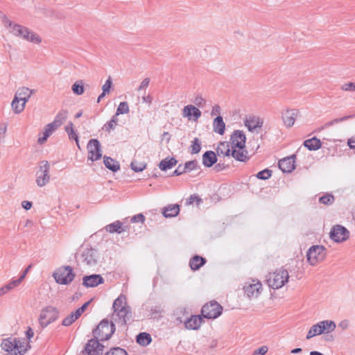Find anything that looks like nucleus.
Returning <instances> with one entry per match:
<instances>
[{
    "instance_id": "1",
    "label": "nucleus",
    "mask_w": 355,
    "mask_h": 355,
    "mask_svg": "<svg viewBox=\"0 0 355 355\" xmlns=\"http://www.w3.org/2000/svg\"><path fill=\"white\" fill-rule=\"evenodd\" d=\"M2 22L9 33L14 36L36 44L42 42L41 37L37 33L26 26L12 21L6 15L3 16Z\"/></svg>"
},
{
    "instance_id": "2",
    "label": "nucleus",
    "mask_w": 355,
    "mask_h": 355,
    "mask_svg": "<svg viewBox=\"0 0 355 355\" xmlns=\"http://www.w3.org/2000/svg\"><path fill=\"white\" fill-rule=\"evenodd\" d=\"M113 313L112 320L113 323L120 327H125L132 317L131 308L127 304L126 297L121 294L114 301L112 305Z\"/></svg>"
},
{
    "instance_id": "3",
    "label": "nucleus",
    "mask_w": 355,
    "mask_h": 355,
    "mask_svg": "<svg viewBox=\"0 0 355 355\" xmlns=\"http://www.w3.org/2000/svg\"><path fill=\"white\" fill-rule=\"evenodd\" d=\"M245 135L241 130H235L230 137L231 155L237 161L246 162L249 159L248 151L245 150Z\"/></svg>"
},
{
    "instance_id": "4",
    "label": "nucleus",
    "mask_w": 355,
    "mask_h": 355,
    "mask_svg": "<svg viewBox=\"0 0 355 355\" xmlns=\"http://www.w3.org/2000/svg\"><path fill=\"white\" fill-rule=\"evenodd\" d=\"M115 331V325L113 321H109L105 318L101 321L95 329L93 330V336L95 338L101 341L109 340Z\"/></svg>"
},
{
    "instance_id": "5",
    "label": "nucleus",
    "mask_w": 355,
    "mask_h": 355,
    "mask_svg": "<svg viewBox=\"0 0 355 355\" xmlns=\"http://www.w3.org/2000/svg\"><path fill=\"white\" fill-rule=\"evenodd\" d=\"M289 275L286 270L280 268L272 273H269L266 279L269 287L279 289L288 281Z\"/></svg>"
},
{
    "instance_id": "6",
    "label": "nucleus",
    "mask_w": 355,
    "mask_h": 355,
    "mask_svg": "<svg viewBox=\"0 0 355 355\" xmlns=\"http://www.w3.org/2000/svg\"><path fill=\"white\" fill-rule=\"evenodd\" d=\"M59 313L58 309L53 306H46L43 308L38 318L40 327L44 329L56 321L59 317Z\"/></svg>"
},
{
    "instance_id": "7",
    "label": "nucleus",
    "mask_w": 355,
    "mask_h": 355,
    "mask_svg": "<svg viewBox=\"0 0 355 355\" xmlns=\"http://www.w3.org/2000/svg\"><path fill=\"white\" fill-rule=\"evenodd\" d=\"M53 276L58 284L67 285L74 279L76 275L73 268L67 266L58 269Z\"/></svg>"
},
{
    "instance_id": "8",
    "label": "nucleus",
    "mask_w": 355,
    "mask_h": 355,
    "mask_svg": "<svg viewBox=\"0 0 355 355\" xmlns=\"http://www.w3.org/2000/svg\"><path fill=\"white\" fill-rule=\"evenodd\" d=\"M325 257L326 249L322 245H313L306 253L307 261L311 266H315L319 262L322 261Z\"/></svg>"
},
{
    "instance_id": "9",
    "label": "nucleus",
    "mask_w": 355,
    "mask_h": 355,
    "mask_svg": "<svg viewBox=\"0 0 355 355\" xmlns=\"http://www.w3.org/2000/svg\"><path fill=\"white\" fill-rule=\"evenodd\" d=\"M222 311L223 306L216 301L213 300L202 306L201 314L205 318L216 319L221 315Z\"/></svg>"
},
{
    "instance_id": "10",
    "label": "nucleus",
    "mask_w": 355,
    "mask_h": 355,
    "mask_svg": "<svg viewBox=\"0 0 355 355\" xmlns=\"http://www.w3.org/2000/svg\"><path fill=\"white\" fill-rule=\"evenodd\" d=\"M49 163L46 160L40 162L39 165V170L36 173V183L38 187H42L49 182Z\"/></svg>"
},
{
    "instance_id": "11",
    "label": "nucleus",
    "mask_w": 355,
    "mask_h": 355,
    "mask_svg": "<svg viewBox=\"0 0 355 355\" xmlns=\"http://www.w3.org/2000/svg\"><path fill=\"white\" fill-rule=\"evenodd\" d=\"M88 159L96 161L101 158L102 150L100 142L95 139H92L87 144Z\"/></svg>"
},
{
    "instance_id": "12",
    "label": "nucleus",
    "mask_w": 355,
    "mask_h": 355,
    "mask_svg": "<svg viewBox=\"0 0 355 355\" xmlns=\"http://www.w3.org/2000/svg\"><path fill=\"white\" fill-rule=\"evenodd\" d=\"M349 232L343 226L337 225L330 232V238L335 242H343L349 238Z\"/></svg>"
},
{
    "instance_id": "13",
    "label": "nucleus",
    "mask_w": 355,
    "mask_h": 355,
    "mask_svg": "<svg viewBox=\"0 0 355 355\" xmlns=\"http://www.w3.org/2000/svg\"><path fill=\"white\" fill-rule=\"evenodd\" d=\"M99 340L94 337L88 341L85 347V351L88 355H99L103 353L104 346L99 343Z\"/></svg>"
},
{
    "instance_id": "14",
    "label": "nucleus",
    "mask_w": 355,
    "mask_h": 355,
    "mask_svg": "<svg viewBox=\"0 0 355 355\" xmlns=\"http://www.w3.org/2000/svg\"><path fill=\"white\" fill-rule=\"evenodd\" d=\"M252 284L244 287L245 293L249 298L257 297L261 293L262 284L259 280H252Z\"/></svg>"
},
{
    "instance_id": "15",
    "label": "nucleus",
    "mask_w": 355,
    "mask_h": 355,
    "mask_svg": "<svg viewBox=\"0 0 355 355\" xmlns=\"http://www.w3.org/2000/svg\"><path fill=\"white\" fill-rule=\"evenodd\" d=\"M295 155L283 158L279 161V168L283 173H291L295 169Z\"/></svg>"
},
{
    "instance_id": "16",
    "label": "nucleus",
    "mask_w": 355,
    "mask_h": 355,
    "mask_svg": "<svg viewBox=\"0 0 355 355\" xmlns=\"http://www.w3.org/2000/svg\"><path fill=\"white\" fill-rule=\"evenodd\" d=\"M182 115L189 120L197 121L201 116V112L196 106L188 105L183 108Z\"/></svg>"
},
{
    "instance_id": "17",
    "label": "nucleus",
    "mask_w": 355,
    "mask_h": 355,
    "mask_svg": "<svg viewBox=\"0 0 355 355\" xmlns=\"http://www.w3.org/2000/svg\"><path fill=\"white\" fill-rule=\"evenodd\" d=\"M103 282L104 279L100 275H87L83 278V285L85 287H95Z\"/></svg>"
},
{
    "instance_id": "18",
    "label": "nucleus",
    "mask_w": 355,
    "mask_h": 355,
    "mask_svg": "<svg viewBox=\"0 0 355 355\" xmlns=\"http://www.w3.org/2000/svg\"><path fill=\"white\" fill-rule=\"evenodd\" d=\"M298 114V110L295 109L287 110L282 115V120L284 125L288 128L292 127L295 123Z\"/></svg>"
},
{
    "instance_id": "19",
    "label": "nucleus",
    "mask_w": 355,
    "mask_h": 355,
    "mask_svg": "<svg viewBox=\"0 0 355 355\" xmlns=\"http://www.w3.org/2000/svg\"><path fill=\"white\" fill-rule=\"evenodd\" d=\"M202 322V318L200 315H191L184 322V326L187 329L197 330Z\"/></svg>"
},
{
    "instance_id": "20",
    "label": "nucleus",
    "mask_w": 355,
    "mask_h": 355,
    "mask_svg": "<svg viewBox=\"0 0 355 355\" xmlns=\"http://www.w3.org/2000/svg\"><path fill=\"white\" fill-rule=\"evenodd\" d=\"M244 123L248 130L252 132L256 128H261L263 125V121L258 116H250L245 120Z\"/></svg>"
},
{
    "instance_id": "21",
    "label": "nucleus",
    "mask_w": 355,
    "mask_h": 355,
    "mask_svg": "<svg viewBox=\"0 0 355 355\" xmlns=\"http://www.w3.org/2000/svg\"><path fill=\"white\" fill-rule=\"evenodd\" d=\"M202 164L206 167H211L217 162V157L212 150L206 151L202 155Z\"/></svg>"
},
{
    "instance_id": "22",
    "label": "nucleus",
    "mask_w": 355,
    "mask_h": 355,
    "mask_svg": "<svg viewBox=\"0 0 355 355\" xmlns=\"http://www.w3.org/2000/svg\"><path fill=\"white\" fill-rule=\"evenodd\" d=\"M320 327L322 334H329L333 332L336 328V322L333 320H322L318 322Z\"/></svg>"
},
{
    "instance_id": "23",
    "label": "nucleus",
    "mask_w": 355,
    "mask_h": 355,
    "mask_svg": "<svg viewBox=\"0 0 355 355\" xmlns=\"http://www.w3.org/2000/svg\"><path fill=\"white\" fill-rule=\"evenodd\" d=\"M225 123L221 116H217L213 121V131L223 135L225 132Z\"/></svg>"
},
{
    "instance_id": "24",
    "label": "nucleus",
    "mask_w": 355,
    "mask_h": 355,
    "mask_svg": "<svg viewBox=\"0 0 355 355\" xmlns=\"http://www.w3.org/2000/svg\"><path fill=\"white\" fill-rule=\"evenodd\" d=\"M180 212V207L178 205H168L162 209V214L166 218H171L176 216Z\"/></svg>"
},
{
    "instance_id": "25",
    "label": "nucleus",
    "mask_w": 355,
    "mask_h": 355,
    "mask_svg": "<svg viewBox=\"0 0 355 355\" xmlns=\"http://www.w3.org/2000/svg\"><path fill=\"white\" fill-rule=\"evenodd\" d=\"M103 163L105 167L112 172H116L120 169L119 162L110 157L104 156Z\"/></svg>"
},
{
    "instance_id": "26",
    "label": "nucleus",
    "mask_w": 355,
    "mask_h": 355,
    "mask_svg": "<svg viewBox=\"0 0 355 355\" xmlns=\"http://www.w3.org/2000/svg\"><path fill=\"white\" fill-rule=\"evenodd\" d=\"M83 261L88 266H94L97 263L96 252L88 250L83 254Z\"/></svg>"
},
{
    "instance_id": "27",
    "label": "nucleus",
    "mask_w": 355,
    "mask_h": 355,
    "mask_svg": "<svg viewBox=\"0 0 355 355\" xmlns=\"http://www.w3.org/2000/svg\"><path fill=\"white\" fill-rule=\"evenodd\" d=\"M17 345L16 338H8L2 340L1 347L3 350L10 352L15 349Z\"/></svg>"
},
{
    "instance_id": "28",
    "label": "nucleus",
    "mask_w": 355,
    "mask_h": 355,
    "mask_svg": "<svg viewBox=\"0 0 355 355\" xmlns=\"http://www.w3.org/2000/svg\"><path fill=\"white\" fill-rule=\"evenodd\" d=\"M105 229L107 232L111 234L116 232L120 234L125 231V229L123 227V223L119 220H116L115 222L106 225Z\"/></svg>"
},
{
    "instance_id": "29",
    "label": "nucleus",
    "mask_w": 355,
    "mask_h": 355,
    "mask_svg": "<svg viewBox=\"0 0 355 355\" xmlns=\"http://www.w3.org/2000/svg\"><path fill=\"white\" fill-rule=\"evenodd\" d=\"M206 263V259L199 255H195L189 261V266L192 270H197Z\"/></svg>"
},
{
    "instance_id": "30",
    "label": "nucleus",
    "mask_w": 355,
    "mask_h": 355,
    "mask_svg": "<svg viewBox=\"0 0 355 355\" xmlns=\"http://www.w3.org/2000/svg\"><path fill=\"white\" fill-rule=\"evenodd\" d=\"M304 146L309 150H316L320 148L322 144L319 139L315 137L306 139L304 141Z\"/></svg>"
},
{
    "instance_id": "31",
    "label": "nucleus",
    "mask_w": 355,
    "mask_h": 355,
    "mask_svg": "<svg viewBox=\"0 0 355 355\" xmlns=\"http://www.w3.org/2000/svg\"><path fill=\"white\" fill-rule=\"evenodd\" d=\"M178 163V161L174 157H166L162 159L159 164V168L162 171H166L175 166Z\"/></svg>"
},
{
    "instance_id": "32",
    "label": "nucleus",
    "mask_w": 355,
    "mask_h": 355,
    "mask_svg": "<svg viewBox=\"0 0 355 355\" xmlns=\"http://www.w3.org/2000/svg\"><path fill=\"white\" fill-rule=\"evenodd\" d=\"M35 92V89H31L28 87H22L17 91L15 97L19 100L20 98H31V95Z\"/></svg>"
},
{
    "instance_id": "33",
    "label": "nucleus",
    "mask_w": 355,
    "mask_h": 355,
    "mask_svg": "<svg viewBox=\"0 0 355 355\" xmlns=\"http://www.w3.org/2000/svg\"><path fill=\"white\" fill-rule=\"evenodd\" d=\"M228 142H220L217 148L218 155L223 154L225 156L229 157L232 153V148Z\"/></svg>"
},
{
    "instance_id": "34",
    "label": "nucleus",
    "mask_w": 355,
    "mask_h": 355,
    "mask_svg": "<svg viewBox=\"0 0 355 355\" xmlns=\"http://www.w3.org/2000/svg\"><path fill=\"white\" fill-rule=\"evenodd\" d=\"M151 341V336L148 333L142 332L139 334L137 336V342L142 346H147Z\"/></svg>"
},
{
    "instance_id": "35",
    "label": "nucleus",
    "mask_w": 355,
    "mask_h": 355,
    "mask_svg": "<svg viewBox=\"0 0 355 355\" xmlns=\"http://www.w3.org/2000/svg\"><path fill=\"white\" fill-rule=\"evenodd\" d=\"M68 114L67 110H61L55 116L53 121L60 127L67 119Z\"/></svg>"
},
{
    "instance_id": "36",
    "label": "nucleus",
    "mask_w": 355,
    "mask_h": 355,
    "mask_svg": "<svg viewBox=\"0 0 355 355\" xmlns=\"http://www.w3.org/2000/svg\"><path fill=\"white\" fill-rule=\"evenodd\" d=\"M322 334L320 331V327L318 323L313 324L309 330L306 339L309 340L316 336Z\"/></svg>"
},
{
    "instance_id": "37",
    "label": "nucleus",
    "mask_w": 355,
    "mask_h": 355,
    "mask_svg": "<svg viewBox=\"0 0 355 355\" xmlns=\"http://www.w3.org/2000/svg\"><path fill=\"white\" fill-rule=\"evenodd\" d=\"M118 116L116 115H114L110 121L104 125L103 129H104L106 132H110L112 130H114L116 125L118 123Z\"/></svg>"
},
{
    "instance_id": "38",
    "label": "nucleus",
    "mask_w": 355,
    "mask_h": 355,
    "mask_svg": "<svg viewBox=\"0 0 355 355\" xmlns=\"http://www.w3.org/2000/svg\"><path fill=\"white\" fill-rule=\"evenodd\" d=\"M11 106L15 113L19 114L24 109V103L19 104V100L15 97L12 101Z\"/></svg>"
},
{
    "instance_id": "39",
    "label": "nucleus",
    "mask_w": 355,
    "mask_h": 355,
    "mask_svg": "<svg viewBox=\"0 0 355 355\" xmlns=\"http://www.w3.org/2000/svg\"><path fill=\"white\" fill-rule=\"evenodd\" d=\"M202 202V200L198 195L193 194L186 200L185 205L189 206L196 203V205H199Z\"/></svg>"
},
{
    "instance_id": "40",
    "label": "nucleus",
    "mask_w": 355,
    "mask_h": 355,
    "mask_svg": "<svg viewBox=\"0 0 355 355\" xmlns=\"http://www.w3.org/2000/svg\"><path fill=\"white\" fill-rule=\"evenodd\" d=\"M129 106L127 102H121L119 103L115 115L118 116L119 114H128L129 112Z\"/></svg>"
},
{
    "instance_id": "41",
    "label": "nucleus",
    "mask_w": 355,
    "mask_h": 355,
    "mask_svg": "<svg viewBox=\"0 0 355 355\" xmlns=\"http://www.w3.org/2000/svg\"><path fill=\"white\" fill-rule=\"evenodd\" d=\"M130 167L135 172H141L146 168V164L134 160L131 162Z\"/></svg>"
},
{
    "instance_id": "42",
    "label": "nucleus",
    "mask_w": 355,
    "mask_h": 355,
    "mask_svg": "<svg viewBox=\"0 0 355 355\" xmlns=\"http://www.w3.org/2000/svg\"><path fill=\"white\" fill-rule=\"evenodd\" d=\"M191 154H197L200 151L201 149V141L198 138H195L192 141V144L191 145Z\"/></svg>"
},
{
    "instance_id": "43",
    "label": "nucleus",
    "mask_w": 355,
    "mask_h": 355,
    "mask_svg": "<svg viewBox=\"0 0 355 355\" xmlns=\"http://www.w3.org/2000/svg\"><path fill=\"white\" fill-rule=\"evenodd\" d=\"M319 202L322 204L329 205L334 202V197L331 194L327 193L319 198Z\"/></svg>"
},
{
    "instance_id": "44",
    "label": "nucleus",
    "mask_w": 355,
    "mask_h": 355,
    "mask_svg": "<svg viewBox=\"0 0 355 355\" xmlns=\"http://www.w3.org/2000/svg\"><path fill=\"white\" fill-rule=\"evenodd\" d=\"M73 92L77 95H81L84 93V86L82 81L75 83L71 87Z\"/></svg>"
},
{
    "instance_id": "45",
    "label": "nucleus",
    "mask_w": 355,
    "mask_h": 355,
    "mask_svg": "<svg viewBox=\"0 0 355 355\" xmlns=\"http://www.w3.org/2000/svg\"><path fill=\"white\" fill-rule=\"evenodd\" d=\"M183 166L186 173L200 168L196 160L189 161Z\"/></svg>"
},
{
    "instance_id": "46",
    "label": "nucleus",
    "mask_w": 355,
    "mask_h": 355,
    "mask_svg": "<svg viewBox=\"0 0 355 355\" xmlns=\"http://www.w3.org/2000/svg\"><path fill=\"white\" fill-rule=\"evenodd\" d=\"M272 175V171L270 169H264L261 171H259L256 177L259 180H268L269 179Z\"/></svg>"
},
{
    "instance_id": "47",
    "label": "nucleus",
    "mask_w": 355,
    "mask_h": 355,
    "mask_svg": "<svg viewBox=\"0 0 355 355\" xmlns=\"http://www.w3.org/2000/svg\"><path fill=\"white\" fill-rule=\"evenodd\" d=\"M105 355H128L127 352L119 347L112 348Z\"/></svg>"
},
{
    "instance_id": "48",
    "label": "nucleus",
    "mask_w": 355,
    "mask_h": 355,
    "mask_svg": "<svg viewBox=\"0 0 355 355\" xmlns=\"http://www.w3.org/2000/svg\"><path fill=\"white\" fill-rule=\"evenodd\" d=\"M76 320V319H75L73 315L71 313V314L63 319L62 324L63 326L68 327L73 324Z\"/></svg>"
},
{
    "instance_id": "49",
    "label": "nucleus",
    "mask_w": 355,
    "mask_h": 355,
    "mask_svg": "<svg viewBox=\"0 0 355 355\" xmlns=\"http://www.w3.org/2000/svg\"><path fill=\"white\" fill-rule=\"evenodd\" d=\"M193 103L198 107H203L206 104V101L201 95H198L194 98Z\"/></svg>"
},
{
    "instance_id": "50",
    "label": "nucleus",
    "mask_w": 355,
    "mask_h": 355,
    "mask_svg": "<svg viewBox=\"0 0 355 355\" xmlns=\"http://www.w3.org/2000/svg\"><path fill=\"white\" fill-rule=\"evenodd\" d=\"M341 89L346 92H355V83H347L341 86Z\"/></svg>"
},
{
    "instance_id": "51",
    "label": "nucleus",
    "mask_w": 355,
    "mask_h": 355,
    "mask_svg": "<svg viewBox=\"0 0 355 355\" xmlns=\"http://www.w3.org/2000/svg\"><path fill=\"white\" fill-rule=\"evenodd\" d=\"M60 126L56 123H55L53 121V122L47 124L44 129H46V130L47 132H49L51 135H52V133L56 130Z\"/></svg>"
},
{
    "instance_id": "52",
    "label": "nucleus",
    "mask_w": 355,
    "mask_h": 355,
    "mask_svg": "<svg viewBox=\"0 0 355 355\" xmlns=\"http://www.w3.org/2000/svg\"><path fill=\"white\" fill-rule=\"evenodd\" d=\"M112 82L110 77L105 81V84L102 87V90L104 94L108 93L112 87Z\"/></svg>"
},
{
    "instance_id": "53",
    "label": "nucleus",
    "mask_w": 355,
    "mask_h": 355,
    "mask_svg": "<svg viewBox=\"0 0 355 355\" xmlns=\"http://www.w3.org/2000/svg\"><path fill=\"white\" fill-rule=\"evenodd\" d=\"M21 279H17L15 280H12L10 282H9L8 284L6 285L8 291H10L13 289L14 288L17 287L21 284Z\"/></svg>"
},
{
    "instance_id": "54",
    "label": "nucleus",
    "mask_w": 355,
    "mask_h": 355,
    "mask_svg": "<svg viewBox=\"0 0 355 355\" xmlns=\"http://www.w3.org/2000/svg\"><path fill=\"white\" fill-rule=\"evenodd\" d=\"M144 220H145V216L142 214H137L131 218V221L132 223H137V222L144 223Z\"/></svg>"
},
{
    "instance_id": "55",
    "label": "nucleus",
    "mask_w": 355,
    "mask_h": 355,
    "mask_svg": "<svg viewBox=\"0 0 355 355\" xmlns=\"http://www.w3.org/2000/svg\"><path fill=\"white\" fill-rule=\"evenodd\" d=\"M268 352V347L266 346H262L257 349H256L253 355H264Z\"/></svg>"
},
{
    "instance_id": "56",
    "label": "nucleus",
    "mask_w": 355,
    "mask_h": 355,
    "mask_svg": "<svg viewBox=\"0 0 355 355\" xmlns=\"http://www.w3.org/2000/svg\"><path fill=\"white\" fill-rule=\"evenodd\" d=\"M186 173L184 166L182 164H180L177 168L173 171V175H180L183 173Z\"/></svg>"
},
{
    "instance_id": "57",
    "label": "nucleus",
    "mask_w": 355,
    "mask_h": 355,
    "mask_svg": "<svg viewBox=\"0 0 355 355\" xmlns=\"http://www.w3.org/2000/svg\"><path fill=\"white\" fill-rule=\"evenodd\" d=\"M149 83H150V79L148 78H144L142 80V82L141 83V84L138 88V90L140 91V90L146 89L148 87Z\"/></svg>"
},
{
    "instance_id": "58",
    "label": "nucleus",
    "mask_w": 355,
    "mask_h": 355,
    "mask_svg": "<svg viewBox=\"0 0 355 355\" xmlns=\"http://www.w3.org/2000/svg\"><path fill=\"white\" fill-rule=\"evenodd\" d=\"M67 134H68V136H69V139H74L76 141L77 145L79 146V145H78V136L77 132L75 130H71V132H68Z\"/></svg>"
},
{
    "instance_id": "59",
    "label": "nucleus",
    "mask_w": 355,
    "mask_h": 355,
    "mask_svg": "<svg viewBox=\"0 0 355 355\" xmlns=\"http://www.w3.org/2000/svg\"><path fill=\"white\" fill-rule=\"evenodd\" d=\"M50 135H51L49 132H47L46 129H44V132H43V137H40L38 139V143L40 144H43L44 141L47 140L48 137H49Z\"/></svg>"
},
{
    "instance_id": "60",
    "label": "nucleus",
    "mask_w": 355,
    "mask_h": 355,
    "mask_svg": "<svg viewBox=\"0 0 355 355\" xmlns=\"http://www.w3.org/2000/svg\"><path fill=\"white\" fill-rule=\"evenodd\" d=\"M352 115H349V116H343V117H340V118H338V119H335L334 120H331L332 122L334 123V125L336 124V123H338L340 122H343V121H345L346 120H347L348 119H350L352 118Z\"/></svg>"
},
{
    "instance_id": "61",
    "label": "nucleus",
    "mask_w": 355,
    "mask_h": 355,
    "mask_svg": "<svg viewBox=\"0 0 355 355\" xmlns=\"http://www.w3.org/2000/svg\"><path fill=\"white\" fill-rule=\"evenodd\" d=\"M338 327H340L342 330H345L349 327V321L347 320H342L338 324Z\"/></svg>"
},
{
    "instance_id": "62",
    "label": "nucleus",
    "mask_w": 355,
    "mask_h": 355,
    "mask_svg": "<svg viewBox=\"0 0 355 355\" xmlns=\"http://www.w3.org/2000/svg\"><path fill=\"white\" fill-rule=\"evenodd\" d=\"M220 114V107L218 105H215L211 110V116L218 115Z\"/></svg>"
},
{
    "instance_id": "63",
    "label": "nucleus",
    "mask_w": 355,
    "mask_h": 355,
    "mask_svg": "<svg viewBox=\"0 0 355 355\" xmlns=\"http://www.w3.org/2000/svg\"><path fill=\"white\" fill-rule=\"evenodd\" d=\"M21 205L24 209H25L26 210H28L32 207V202H29V201L24 200L22 202Z\"/></svg>"
},
{
    "instance_id": "64",
    "label": "nucleus",
    "mask_w": 355,
    "mask_h": 355,
    "mask_svg": "<svg viewBox=\"0 0 355 355\" xmlns=\"http://www.w3.org/2000/svg\"><path fill=\"white\" fill-rule=\"evenodd\" d=\"M347 144L350 148L355 149V137L349 139Z\"/></svg>"
}]
</instances>
